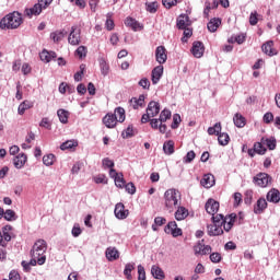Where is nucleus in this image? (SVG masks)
Listing matches in <instances>:
<instances>
[{
    "label": "nucleus",
    "mask_w": 280,
    "mask_h": 280,
    "mask_svg": "<svg viewBox=\"0 0 280 280\" xmlns=\"http://www.w3.org/2000/svg\"><path fill=\"white\" fill-rule=\"evenodd\" d=\"M21 23H23L21 13H9L0 21V30H16L18 27H21Z\"/></svg>",
    "instance_id": "obj_1"
},
{
    "label": "nucleus",
    "mask_w": 280,
    "mask_h": 280,
    "mask_svg": "<svg viewBox=\"0 0 280 280\" xmlns=\"http://www.w3.org/2000/svg\"><path fill=\"white\" fill-rule=\"evenodd\" d=\"M164 205L167 211L172 213L180 205V191L175 188L167 189L164 192Z\"/></svg>",
    "instance_id": "obj_2"
},
{
    "label": "nucleus",
    "mask_w": 280,
    "mask_h": 280,
    "mask_svg": "<svg viewBox=\"0 0 280 280\" xmlns=\"http://www.w3.org/2000/svg\"><path fill=\"white\" fill-rule=\"evenodd\" d=\"M208 135H215L218 137L219 145H229V141H231L229 133L222 132V122H217L213 127H209Z\"/></svg>",
    "instance_id": "obj_3"
},
{
    "label": "nucleus",
    "mask_w": 280,
    "mask_h": 280,
    "mask_svg": "<svg viewBox=\"0 0 280 280\" xmlns=\"http://www.w3.org/2000/svg\"><path fill=\"white\" fill-rule=\"evenodd\" d=\"M45 253H47V242L45 240H37L31 249V257H45Z\"/></svg>",
    "instance_id": "obj_4"
},
{
    "label": "nucleus",
    "mask_w": 280,
    "mask_h": 280,
    "mask_svg": "<svg viewBox=\"0 0 280 280\" xmlns=\"http://www.w3.org/2000/svg\"><path fill=\"white\" fill-rule=\"evenodd\" d=\"M253 183L257 185V187H268L270 183H272V177H270L268 173H258L254 176Z\"/></svg>",
    "instance_id": "obj_5"
},
{
    "label": "nucleus",
    "mask_w": 280,
    "mask_h": 280,
    "mask_svg": "<svg viewBox=\"0 0 280 280\" xmlns=\"http://www.w3.org/2000/svg\"><path fill=\"white\" fill-rule=\"evenodd\" d=\"M68 43L72 46H78L82 43L81 31L78 26H72L68 36Z\"/></svg>",
    "instance_id": "obj_6"
},
{
    "label": "nucleus",
    "mask_w": 280,
    "mask_h": 280,
    "mask_svg": "<svg viewBox=\"0 0 280 280\" xmlns=\"http://www.w3.org/2000/svg\"><path fill=\"white\" fill-rule=\"evenodd\" d=\"M164 232L167 233V235H173L174 237H180V235H183V230L178 228L176 221L168 222L164 228Z\"/></svg>",
    "instance_id": "obj_7"
},
{
    "label": "nucleus",
    "mask_w": 280,
    "mask_h": 280,
    "mask_svg": "<svg viewBox=\"0 0 280 280\" xmlns=\"http://www.w3.org/2000/svg\"><path fill=\"white\" fill-rule=\"evenodd\" d=\"M155 60L159 62V65H165L167 62V49H165V46L156 47Z\"/></svg>",
    "instance_id": "obj_8"
},
{
    "label": "nucleus",
    "mask_w": 280,
    "mask_h": 280,
    "mask_svg": "<svg viewBox=\"0 0 280 280\" xmlns=\"http://www.w3.org/2000/svg\"><path fill=\"white\" fill-rule=\"evenodd\" d=\"M45 10V7L38 0V3H35L33 8L25 9L24 14L32 19V16H38L40 12Z\"/></svg>",
    "instance_id": "obj_9"
},
{
    "label": "nucleus",
    "mask_w": 280,
    "mask_h": 280,
    "mask_svg": "<svg viewBox=\"0 0 280 280\" xmlns=\"http://www.w3.org/2000/svg\"><path fill=\"white\" fill-rule=\"evenodd\" d=\"M205 240L199 241L195 246H194V252L195 255H210L211 253V246L210 245H205L202 244Z\"/></svg>",
    "instance_id": "obj_10"
},
{
    "label": "nucleus",
    "mask_w": 280,
    "mask_h": 280,
    "mask_svg": "<svg viewBox=\"0 0 280 280\" xmlns=\"http://www.w3.org/2000/svg\"><path fill=\"white\" fill-rule=\"evenodd\" d=\"M190 51L195 58H202L205 56V44L202 42H194Z\"/></svg>",
    "instance_id": "obj_11"
},
{
    "label": "nucleus",
    "mask_w": 280,
    "mask_h": 280,
    "mask_svg": "<svg viewBox=\"0 0 280 280\" xmlns=\"http://www.w3.org/2000/svg\"><path fill=\"white\" fill-rule=\"evenodd\" d=\"M222 228H224V226L220 225L218 223H212V224L208 225L207 226L208 235H210V237H215L218 235H222L224 233V230Z\"/></svg>",
    "instance_id": "obj_12"
},
{
    "label": "nucleus",
    "mask_w": 280,
    "mask_h": 280,
    "mask_svg": "<svg viewBox=\"0 0 280 280\" xmlns=\"http://www.w3.org/2000/svg\"><path fill=\"white\" fill-rule=\"evenodd\" d=\"M161 113V104L156 101H151L147 107V114L151 117H156Z\"/></svg>",
    "instance_id": "obj_13"
},
{
    "label": "nucleus",
    "mask_w": 280,
    "mask_h": 280,
    "mask_svg": "<svg viewBox=\"0 0 280 280\" xmlns=\"http://www.w3.org/2000/svg\"><path fill=\"white\" fill-rule=\"evenodd\" d=\"M114 213L118 220H126L128 218V210H126V207L121 202L115 206Z\"/></svg>",
    "instance_id": "obj_14"
},
{
    "label": "nucleus",
    "mask_w": 280,
    "mask_h": 280,
    "mask_svg": "<svg viewBox=\"0 0 280 280\" xmlns=\"http://www.w3.org/2000/svg\"><path fill=\"white\" fill-rule=\"evenodd\" d=\"M220 209V202L215 201L214 199H209L206 202V211L210 215H215Z\"/></svg>",
    "instance_id": "obj_15"
},
{
    "label": "nucleus",
    "mask_w": 280,
    "mask_h": 280,
    "mask_svg": "<svg viewBox=\"0 0 280 280\" xmlns=\"http://www.w3.org/2000/svg\"><path fill=\"white\" fill-rule=\"evenodd\" d=\"M266 209H268V201H266V198H259L254 206V213L256 215H261Z\"/></svg>",
    "instance_id": "obj_16"
},
{
    "label": "nucleus",
    "mask_w": 280,
    "mask_h": 280,
    "mask_svg": "<svg viewBox=\"0 0 280 280\" xmlns=\"http://www.w3.org/2000/svg\"><path fill=\"white\" fill-rule=\"evenodd\" d=\"M267 202H272L273 205H279L280 202V191L277 188H271L268 192H267Z\"/></svg>",
    "instance_id": "obj_17"
},
{
    "label": "nucleus",
    "mask_w": 280,
    "mask_h": 280,
    "mask_svg": "<svg viewBox=\"0 0 280 280\" xmlns=\"http://www.w3.org/2000/svg\"><path fill=\"white\" fill-rule=\"evenodd\" d=\"M237 220V214L231 213L229 215H225V221L223 223V230L229 233L235 224V221Z\"/></svg>",
    "instance_id": "obj_18"
},
{
    "label": "nucleus",
    "mask_w": 280,
    "mask_h": 280,
    "mask_svg": "<svg viewBox=\"0 0 280 280\" xmlns=\"http://www.w3.org/2000/svg\"><path fill=\"white\" fill-rule=\"evenodd\" d=\"M130 106H132V108L135 110H139V108H143V106H145V95L141 94L139 95V97H132L129 101Z\"/></svg>",
    "instance_id": "obj_19"
},
{
    "label": "nucleus",
    "mask_w": 280,
    "mask_h": 280,
    "mask_svg": "<svg viewBox=\"0 0 280 280\" xmlns=\"http://www.w3.org/2000/svg\"><path fill=\"white\" fill-rule=\"evenodd\" d=\"M161 78H163V66H156L151 73V80H152V84H159V82L161 81Z\"/></svg>",
    "instance_id": "obj_20"
},
{
    "label": "nucleus",
    "mask_w": 280,
    "mask_h": 280,
    "mask_svg": "<svg viewBox=\"0 0 280 280\" xmlns=\"http://www.w3.org/2000/svg\"><path fill=\"white\" fill-rule=\"evenodd\" d=\"M200 185L206 189H211L215 185V177L212 174H206L200 180Z\"/></svg>",
    "instance_id": "obj_21"
},
{
    "label": "nucleus",
    "mask_w": 280,
    "mask_h": 280,
    "mask_svg": "<svg viewBox=\"0 0 280 280\" xmlns=\"http://www.w3.org/2000/svg\"><path fill=\"white\" fill-rule=\"evenodd\" d=\"M125 25L126 27H131L133 32H139V30H143L141 23H139V21H137L135 18L130 16L126 18Z\"/></svg>",
    "instance_id": "obj_22"
},
{
    "label": "nucleus",
    "mask_w": 280,
    "mask_h": 280,
    "mask_svg": "<svg viewBox=\"0 0 280 280\" xmlns=\"http://www.w3.org/2000/svg\"><path fill=\"white\" fill-rule=\"evenodd\" d=\"M25 163H27V155L25 153H21L13 159V165L16 170H23Z\"/></svg>",
    "instance_id": "obj_23"
},
{
    "label": "nucleus",
    "mask_w": 280,
    "mask_h": 280,
    "mask_svg": "<svg viewBox=\"0 0 280 280\" xmlns=\"http://www.w3.org/2000/svg\"><path fill=\"white\" fill-rule=\"evenodd\" d=\"M103 124L106 128H115V126H117V116L114 114H107L103 117Z\"/></svg>",
    "instance_id": "obj_24"
},
{
    "label": "nucleus",
    "mask_w": 280,
    "mask_h": 280,
    "mask_svg": "<svg viewBox=\"0 0 280 280\" xmlns=\"http://www.w3.org/2000/svg\"><path fill=\"white\" fill-rule=\"evenodd\" d=\"M39 57L43 62H51V60H56V58H58V55H56L55 51L43 50L39 54Z\"/></svg>",
    "instance_id": "obj_25"
},
{
    "label": "nucleus",
    "mask_w": 280,
    "mask_h": 280,
    "mask_svg": "<svg viewBox=\"0 0 280 280\" xmlns=\"http://www.w3.org/2000/svg\"><path fill=\"white\" fill-rule=\"evenodd\" d=\"M177 27L178 30H186V27H189V15L180 14L177 18Z\"/></svg>",
    "instance_id": "obj_26"
},
{
    "label": "nucleus",
    "mask_w": 280,
    "mask_h": 280,
    "mask_svg": "<svg viewBox=\"0 0 280 280\" xmlns=\"http://www.w3.org/2000/svg\"><path fill=\"white\" fill-rule=\"evenodd\" d=\"M105 256L108 261H117L119 250H117L115 247H108L105 252Z\"/></svg>",
    "instance_id": "obj_27"
},
{
    "label": "nucleus",
    "mask_w": 280,
    "mask_h": 280,
    "mask_svg": "<svg viewBox=\"0 0 280 280\" xmlns=\"http://www.w3.org/2000/svg\"><path fill=\"white\" fill-rule=\"evenodd\" d=\"M188 215L189 210H187L185 207H178L175 211V220H177V222L185 220Z\"/></svg>",
    "instance_id": "obj_28"
},
{
    "label": "nucleus",
    "mask_w": 280,
    "mask_h": 280,
    "mask_svg": "<svg viewBox=\"0 0 280 280\" xmlns=\"http://www.w3.org/2000/svg\"><path fill=\"white\" fill-rule=\"evenodd\" d=\"M273 45H275V42H272V40L265 43L262 45L264 54H266L267 56H277V50H275V48H272Z\"/></svg>",
    "instance_id": "obj_29"
},
{
    "label": "nucleus",
    "mask_w": 280,
    "mask_h": 280,
    "mask_svg": "<svg viewBox=\"0 0 280 280\" xmlns=\"http://www.w3.org/2000/svg\"><path fill=\"white\" fill-rule=\"evenodd\" d=\"M151 275L154 277V279L163 280L165 279V272H163V269L161 267L153 265L151 267Z\"/></svg>",
    "instance_id": "obj_30"
},
{
    "label": "nucleus",
    "mask_w": 280,
    "mask_h": 280,
    "mask_svg": "<svg viewBox=\"0 0 280 280\" xmlns=\"http://www.w3.org/2000/svg\"><path fill=\"white\" fill-rule=\"evenodd\" d=\"M113 115L119 124H124V121H126V109H124V107H117Z\"/></svg>",
    "instance_id": "obj_31"
},
{
    "label": "nucleus",
    "mask_w": 280,
    "mask_h": 280,
    "mask_svg": "<svg viewBox=\"0 0 280 280\" xmlns=\"http://www.w3.org/2000/svg\"><path fill=\"white\" fill-rule=\"evenodd\" d=\"M220 25H222V20L220 19H212L209 21L207 27L209 30V32H218V28L220 27Z\"/></svg>",
    "instance_id": "obj_32"
},
{
    "label": "nucleus",
    "mask_w": 280,
    "mask_h": 280,
    "mask_svg": "<svg viewBox=\"0 0 280 280\" xmlns=\"http://www.w3.org/2000/svg\"><path fill=\"white\" fill-rule=\"evenodd\" d=\"M65 36H67V31H65V30L56 31L50 34V38H51V40H54V43H60V40H62V38H65Z\"/></svg>",
    "instance_id": "obj_33"
},
{
    "label": "nucleus",
    "mask_w": 280,
    "mask_h": 280,
    "mask_svg": "<svg viewBox=\"0 0 280 280\" xmlns=\"http://www.w3.org/2000/svg\"><path fill=\"white\" fill-rule=\"evenodd\" d=\"M33 106H34V103L30 101H24L18 107L19 115H25V110H30V108H32Z\"/></svg>",
    "instance_id": "obj_34"
},
{
    "label": "nucleus",
    "mask_w": 280,
    "mask_h": 280,
    "mask_svg": "<svg viewBox=\"0 0 280 280\" xmlns=\"http://www.w3.org/2000/svg\"><path fill=\"white\" fill-rule=\"evenodd\" d=\"M100 62V69H101V73L102 75H108L109 71H110V66H108V62H106V59L101 58L98 59Z\"/></svg>",
    "instance_id": "obj_35"
},
{
    "label": "nucleus",
    "mask_w": 280,
    "mask_h": 280,
    "mask_svg": "<svg viewBox=\"0 0 280 280\" xmlns=\"http://www.w3.org/2000/svg\"><path fill=\"white\" fill-rule=\"evenodd\" d=\"M233 121L236 128H244V126H246V118H244V116H242L241 114H235L233 117Z\"/></svg>",
    "instance_id": "obj_36"
},
{
    "label": "nucleus",
    "mask_w": 280,
    "mask_h": 280,
    "mask_svg": "<svg viewBox=\"0 0 280 280\" xmlns=\"http://www.w3.org/2000/svg\"><path fill=\"white\" fill-rule=\"evenodd\" d=\"M163 152H164V154H167L168 156L174 154V141L173 140H168V141L164 142Z\"/></svg>",
    "instance_id": "obj_37"
},
{
    "label": "nucleus",
    "mask_w": 280,
    "mask_h": 280,
    "mask_svg": "<svg viewBox=\"0 0 280 280\" xmlns=\"http://www.w3.org/2000/svg\"><path fill=\"white\" fill-rule=\"evenodd\" d=\"M57 116L59 117V121L61 124H68L69 122V110L59 109V110H57Z\"/></svg>",
    "instance_id": "obj_38"
},
{
    "label": "nucleus",
    "mask_w": 280,
    "mask_h": 280,
    "mask_svg": "<svg viewBox=\"0 0 280 280\" xmlns=\"http://www.w3.org/2000/svg\"><path fill=\"white\" fill-rule=\"evenodd\" d=\"M73 148H78V141L75 140H67L66 142L61 143L60 150H73Z\"/></svg>",
    "instance_id": "obj_39"
},
{
    "label": "nucleus",
    "mask_w": 280,
    "mask_h": 280,
    "mask_svg": "<svg viewBox=\"0 0 280 280\" xmlns=\"http://www.w3.org/2000/svg\"><path fill=\"white\" fill-rule=\"evenodd\" d=\"M132 270H135V264L129 262L125 266L124 275L126 279L132 280Z\"/></svg>",
    "instance_id": "obj_40"
},
{
    "label": "nucleus",
    "mask_w": 280,
    "mask_h": 280,
    "mask_svg": "<svg viewBox=\"0 0 280 280\" xmlns=\"http://www.w3.org/2000/svg\"><path fill=\"white\" fill-rule=\"evenodd\" d=\"M167 119H172V112L170 109H164L160 114L159 121H161V124H165Z\"/></svg>",
    "instance_id": "obj_41"
},
{
    "label": "nucleus",
    "mask_w": 280,
    "mask_h": 280,
    "mask_svg": "<svg viewBox=\"0 0 280 280\" xmlns=\"http://www.w3.org/2000/svg\"><path fill=\"white\" fill-rule=\"evenodd\" d=\"M2 218H4V220H7L8 222H13L14 220H16V212H14V210L8 209Z\"/></svg>",
    "instance_id": "obj_42"
},
{
    "label": "nucleus",
    "mask_w": 280,
    "mask_h": 280,
    "mask_svg": "<svg viewBox=\"0 0 280 280\" xmlns=\"http://www.w3.org/2000/svg\"><path fill=\"white\" fill-rule=\"evenodd\" d=\"M261 143H265L269 150H275L277 148V140L275 138L261 139Z\"/></svg>",
    "instance_id": "obj_43"
},
{
    "label": "nucleus",
    "mask_w": 280,
    "mask_h": 280,
    "mask_svg": "<svg viewBox=\"0 0 280 280\" xmlns=\"http://www.w3.org/2000/svg\"><path fill=\"white\" fill-rule=\"evenodd\" d=\"M45 261H47V256H42L38 258L32 257V259L28 264H30V266H36V264H38V266H43L45 264Z\"/></svg>",
    "instance_id": "obj_44"
},
{
    "label": "nucleus",
    "mask_w": 280,
    "mask_h": 280,
    "mask_svg": "<svg viewBox=\"0 0 280 280\" xmlns=\"http://www.w3.org/2000/svg\"><path fill=\"white\" fill-rule=\"evenodd\" d=\"M54 161H56V155L54 154H46L43 156V163L44 165H46L47 167L51 166V164L54 163Z\"/></svg>",
    "instance_id": "obj_45"
},
{
    "label": "nucleus",
    "mask_w": 280,
    "mask_h": 280,
    "mask_svg": "<svg viewBox=\"0 0 280 280\" xmlns=\"http://www.w3.org/2000/svg\"><path fill=\"white\" fill-rule=\"evenodd\" d=\"M213 217H212V224H219V225H221V226H224V221H225V218L226 217H224L223 214H217V215H214V214H212Z\"/></svg>",
    "instance_id": "obj_46"
},
{
    "label": "nucleus",
    "mask_w": 280,
    "mask_h": 280,
    "mask_svg": "<svg viewBox=\"0 0 280 280\" xmlns=\"http://www.w3.org/2000/svg\"><path fill=\"white\" fill-rule=\"evenodd\" d=\"M116 187H119V189H124L126 186V180L124 179V174L120 173L115 179Z\"/></svg>",
    "instance_id": "obj_47"
},
{
    "label": "nucleus",
    "mask_w": 280,
    "mask_h": 280,
    "mask_svg": "<svg viewBox=\"0 0 280 280\" xmlns=\"http://www.w3.org/2000/svg\"><path fill=\"white\" fill-rule=\"evenodd\" d=\"M94 182L96 183V185H108V178L104 174H100L94 177Z\"/></svg>",
    "instance_id": "obj_48"
},
{
    "label": "nucleus",
    "mask_w": 280,
    "mask_h": 280,
    "mask_svg": "<svg viewBox=\"0 0 280 280\" xmlns=\"http://www.w3.org/2000/svg\"><path fill=\"white\" fill-rule=\"evenodd\" d=\"M147 12H150V14L156 13V10H159V3L158 2H149L145 4Z\"/></svg>",
    "instance_id": "obj_49"
},
{
    "label": "nucleus",
    "mask_w": 280,
    "mask_h": 280,
    "mask_svg": "<svg viewBox=\"0 0 280 280\" xmlns=\"http://www.w3.org/2000/svg\"><path fill=\"white\" fill-rule=\"evenodd\" d=\"M264 142H256L254 144V150L256 151V154H266V147L262 144Z\"/></svg>",
    "instance_id": "obj_50"
},
{
    "label": "nucleus",
    "mask_w": 280,
    "mask_h": 280,
    "mask_svg": "<svg viewBox=\"0 0 280 280\" xmlns=\"http://www.w3.org/2000/svg\"><path fill=\"white\" fill-rule=\"evenodd\" d=\"M125 189L127 192H129L131 196H135V194H137V187L135 186V184L132 182L125 184Z\"/></svg>",
    "instance_id": "obj_51"
},
{
    "label": "nucleus",
    "mask_w": 280,
    "mask_h": 280,
    "mask_svg": "<svg viewBox=\"0 0 280 280\" xmlns=\"http://www.w3.org/2000/svg\"><path fill=\"white\" fill-rule=\"evenodd\" d=\"M112 14L107 13V20L105 23V27L108 32H112V30H115V22L110 19Z\"/></svg>",
    "instance_id": "obj_52"
},
{
    "label": "nucleus",
    "mask_w": 280,
    "mask_h": 280,
    "mask_svg": "<svg viewBox=\"0 0 280 280\" xmlns=\"http://www.w3.org/2000/svg\"><path fill=\"white\" fill-rule=\"evenodd\" d=\"M180 126V115L179 114H174L173 115V124L171 125V128L173 130H176Z\"/></svg>",
    "instance_id": "obj_53"
},
{
    "label": "nucleus",
    "mask_w": 280,
    "mask_h": 280,
    "mask_svg": "<svg viewBox=\"0 0 280 280\" xmlns=\"http://www.w3.org/2000/svg\"><path fill=\"white\" fill-rule=\"evenodd\" d=\"M194 159H196V152L191 150L186 154V156H184L183 163H191Z\"/></svg>",
    "instance_id": "obj_54"
},
{
    "label": "nucleus",
    "mask_w": 280,
    "mask_h": 280,
    "mask_svg": "<svg viewBox=\"0 0 280 280\" xmlns=\"http://www.w3.org/2000/svg\"><path fill=\"white\" fill-rule=\"evenodd\" d=\"M210 261L212 264H220L222 261V255L220 253L210 254Z\"/></svg>",
    "instance_id": "obj_55"
},
{
    "label": "nucleus",
    "mask_w": 280,
    "mask_h": 280,
    "mask_svg": "<svg viewBox=\"0 0 280 280\" xmlns=\"http://www.w3.org/2000/svg\"><path fill=\"white\" fill-rule=\"evenodd\" d=\"M80 69H81V71H79L74 74V81L75 82H82V75H84V69H86V66L81 65Z\"/></svg>",
    "instance_id": "obj_56"
},
{
    "label": "nucleus",
    "mask_w": 280,
    "mask_h": 280,
    "mask_svg": "<svg viewBox=\"0 0 280 280\" xmlns=\"http://www.w3.org/2000/svg\"><path fill=\"white\" fill-rule=\"evenodd\" d=\"M71 233L74 237H80V235H82V229L80 228L79 223L73 225Z\"/></svg>",
    "instance_id": "obj_57"
},
{
    "label": "nucleus",
    "mask_w": 280,
    "mask_h": 280,
    "mask_svg": "<svg viewBox=\"0 0 280 280\" xmlns=\"http://www.w3.org/2000/svg\"><path fill=\"white\" fill-rule=\"evenodd\" d=\"M77 56L79 58H86V47L85 46H79L75 50Z\"/></svg>",
    "instance_id": "obj_58"
},
{
    "label": "nucleus",
    "mask_w": 280,
    "mask_h": 280,
    "mask_svg": "<svg viewBox=\"0 0 280 280\" xmlns=\"http://www.w3.org/2000/svg\"><path fill=\"white\" fill-rule=\"evenodd\" d=\"M138 280H145V268L142 265L138 266Z\"/></svg>",
    "instance_id": "obj_59"
},
{
    "label": "nucleus",
    "mask_w": 280,
    "mask_h": 280,
    "mask_svg": "<svg viewBox=\"0 0 280 280\" xmlns=\"http://www.w3.org/2000/svg\"><path fill=\"white\" fill-rule=\"evenodd\" d=\"M162 3L167 10H170V8H174V5H178V2L175 0H162Z\"/></svg>",
    "instance_id": "obj_60"
},
{
    "label": "nucleus",
    "mask_w": 280,
    "mask_h": 280,
    "mask_svg": "<svg viewBox=\"0 0 280 280\" xmlns=\"http://www.w3.org/2000/svg\"><path fill=\"white\" fill-rule=\"evenodd\" d=\"M244 202L245 205H250L253 202V190H246Z\"/></svg>",
    "instance_id": "obj_61"
},
{
    "label": "nucleus",
    "mask_w": 280,
    "mask_h": 280,
    "mask_svg": "<svg viewBox=\"0 0 280 280\" xmlns=\"http://www.w3.org/2000/svg\"><path fill=\"white\" fill-rule=\"evenodd\" d=\"M103 167H108L112 170V167H115V162L113 160H109L108 158L103 159L102 161Z\"/></svg>",
    "instance_id": "obj_62"
},
{
    "label": "nucleus",
    "mask_w": 280,
    "mask_h": 280,
    "mask_svg": "<svg viewBox=\"0 0 280 280\" xmlns=\"http://www.w3.org/2000/svg\"><path fill=\"white\" fill-rule=\"evenodd\" d=\"M242 205V195L241 192L234 194V207H240Z\"/></svg>",
    "instance_id": "obj_63"
},
{
    "label": "nucleus",
    "mask_w": 280,
    "mask_h": 280,
    "mask_svg": "<svg viewBox=\"0 0 280 280\" xmlns=\"http://www.w3.org/2000/svg\"><path fill=\"white\" fill-rule=\"evenodd\" d=\"M9 280H21V275H19L16 270H12L9 273Z\"/></svg>",
    "instance_id": "obj_64"
}]
</instances>
